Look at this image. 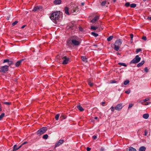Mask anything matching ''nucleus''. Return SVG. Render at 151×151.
Returning a JSON list of instances; mask_svg holds the SVG:
<instances>
[{"mask_svg": "<svg viewBox=\"0 0 151 151\" xmlns=\"http://www.w3.org/2000/svg\"><path fill=\"white\" fill-rule=\"evenodd\" d=\"M78 28H79V30L81 31H82L83 30V28L80 27V26H79V27H78Z\"/></svg>", "mask_w": 151, "mask_h": 151, "instance_id": "37998d69", "label": "nucleus"}, {"mask_svg": "<svg viewBox=\"0 0 151 151\" xmlns=\"http://www.w3.org/2000/svg\"><path fill=\"white\" fill-rule=\"evenodd\" d=\"M113 38V36H110L107 38V40L108 41H110L112 40Z\"/></svg>", "mask_w": 151, "mask_h": 151, "instance_id": "4be33fe9", "label": "nucleus"}, {"mask_svg": "<svg viewBox=\"0 0 151 151\" xmlns=\"http://www.w3.org/2000/svg\"><path fill=\"white\" fill-rule=\"evenodd\" d=\"M110 109L112 111H114V109H115V107H114L113 106H112L110 108Z\"/></svg>", "mask_w": 151, "mask_h": 151, "instance_id": "f704fd0d", "label": "nucleus"}, {"mask_svg": "<svg viewBox=\"0 0 151 151\" xmlns=\"http://www.w3.org/2000/svg\"><path fill=\"white\" fill-rule=\"evenodd\" d=\"M129 80H126L124 82V85H127L128 84H129Z\"/></svg>", "mask_w": 151, "mask_h": 151, "instance_id": "cd10ccee", "label": "nucleus"}, {"mask_svg": "<svg viewBox=\"0 0 151 151\" xmlns=\"http://www.w3.org/2000/svg\"><path fill=\"white\" fill-rule=\"evenodd\" d=\"M149 116V114H145L143 115L142 117L144 119H147L148 118Z\"/></svg>", "mask_w": 151, "mask_h": 151, "instance_id": "f3484780", "label": "nucleus"}, {"mask_svg": "<svg viewBox=\"0 0 151 151\" xmlns=\"http://www.w3.org/2000/svg\"><path fill=\"white\" fill-rule=\"evenodd\" d=\"M116 82H117L116 81H115V80H112V81L111 82V83H116Z\"/></svg>", "mask_w": 151, "mask_h": 151, "instance_id": "6e6d98bb", "label": "nucleus"}, {"mask_svg": "<svg viewBox=\"0 0 151 151\" xmlns=\"http://www.w3.org/2000/svg\"><path fill=\"white\" fill-rule=\"evenodd\" d=\"M149 100V99L148 98H146L145 99L143 100V101L144 102H145L147 101H148Z\"/></svg>", "mask_w": 151, "mask_h": 151, "instance_id": "603ef678", "label": "nucleus"}, {"mask_svg": "<svg viewBox=\"0 0 151 151\" xmlns=\"http://www.w3.org/2000/svg\"><path fill=\"white\" fill-rule=\"evenodd\" d=\"M130 90H127L125 91V93L127 94H129L130 93Z\"/></svg>", "mask_w": 151, "mask_h": 151, "instance_id": "49530a36", "label": "nucleus"}, {"mask_svg": "<svg viewBox=\"0 0 151 151\" xmlns=\"http://www.w3.org/2000/svg\"><path fill=\"white\" fill-rule=\"evenodd\" d=\"M145 134H144V135L145 136H146L147 134V131L146 130H145Z\"/></svg>", "mask_w": 151, "mask_h": 151, "instance_id": "5fc2aeb1", "label": "nucleus"}, {"mask_svg": "<svg viewBox=\"0 0 151 151\" xmlns=\"http://www.w3.org/2000/svg\"><path fill=\"white\" fill-rule=\"evenodd\" d=\"M61 2V0H55L54 1V4H60Z\"/></svg>", "mask_w": 151, "mask_h": 151, "instance_id": "4468645a", "label": "nucleus"}, {"mask_svg": "<svg viewBox=\"0 0 151 151\" xmlns=\"http://www.w3.org/2000/svg\"><path fill=\"white\" fill-rule=\"evenodd\" d=\"M60 12L57 11L53 12L50 17V19L54 23L60 21L61 20L60 16Z\"/></svg>", "mask_w": 151, "mask_h": 151, "instance_id": "f257e3e1", "label": "nucleus"}, {"mask_svg": "<svg viewBox=\"0 0 151 151\" xmlns=\"http://www.w3.org/2000/svg\"><path fill=\"white\" fill-rule=\"evenodd\" d=\"M81 59L82 60L85 62H87V58L85 56H83L81 57Z\"/></svg>", "mask_w": 151, "mask_h": 151, "instance_id": "aec40b11", "label": "nucleus"}, {"mask_svg": "<svg viewBox=\"0 0 151 151\" xmlns=\"http://www.w3.org/2000/svg\"><path fill=\"white\" fill-rule=\"evenodd\" d=\"M27 143V142H24L22 144V145H24V144H26Z\"/></svg>", "mask_w": 151, "mask_h": 151, "instance_id": "052dcab7", "label": "nucleus"}, {"mask_svg": "<svg viewBox=\"0 0 151 151\" xmlns=\"http://www.w3.org/2000/svg\"><path fill=\"white\" fill-rule=\"evenodd\" d=\"M76 40H77V41H80V40H81V41H82V40L81 38H78V37H76Z\"/></svg>", "mask_w": 151, "mask_h": 151, "instance_id": "79ce46f5", "label": "nucleus"}, {"mask_svg": "<svg viewBox=\"0 0 151 151\" xmlns=\"http://www.w3.org/2000/svg\"><path fill=\"white\" fill-rule=\"evenodd\" d=\"M116 54L117 55H120V54L119 52H117Z\"/></svg>", "mask_w": 151, "mask_h": 151, "instance_id": "0e129e2a", "label": "nucleus"}, {"mask_svg": "<svg viewBox=\"0 0 151 151\" xmlns=\"http://www.w3.org/2000/svg\"><path fill=\"white\" fill-rule=\"evenodd\" d=\"M144 70H145V71L147 73V72L148 71V70L147 68V67H146L145 69H144Z\"/></svg>", "mask_w": 151, "mask_h": 151, "instance_id": "a19ab883", "label": "nucleus"}, {"mask_svg": "<svg viewBox=\"0 0 151 151\" xmlns=\"http://www.w3.org/2000/svg\"><path fill=\"white\" fill-rule=\"evenodd\" d=\"M22 145V144L21 145H20L19 147L17 148H15V147H17V145H14V146L13 147V151H16V150H18L20 148Z\"/></svg>", "mask_w": 151, "mask_h": 151, "instance_id": "f8f14e48", "label": "nucleus"}, {"mask_svg": "<svg viewBox=\"0 0 151 151\" xmlns=\"http://www.w3.org/2000/svg\"><path fill=\"white\" fill-rule=\"evenodd\" d=\"M8 64L9 65L13 64V62L12 61H9Z\"/></svg>", "mask_w": 151, "mask_h": 151, "instance_id": "c03bdc74", "label": "nucleus"}, {"mask_svg": "<svg viewBox=\"0 0 151 151\" xmlns=\"http://www.w3.org/2000/svg\"><path fill=\"white\" fill-rule=\"evenodd\" d=\"M18 23V21H15L12 24V26H14V25H15L16 24Z\"/></svg>", "mask_w": 151, "mask_h": 151, "instance_id": "c9c22d12", "label": "nucleus"}, {"mask_svg": "<svg viewBox=\"0 0 151 151\" xmlns=\"http://www.w3.org/2000/svg\"><path fill=\"white\" fill-rule=\"evenodd\" d=\"M9 17H7V19L8 20H9Z\"/></svg>", "mask_w": 151, "mask_h": 151, "instance_id": "774afa93", "label": "nucleus"}, {"mask_svg": "<svg viewBox=\"0 0 151 151\" xmlns=\"http://www.w3.org/2000/svg\"><path fill=\"white\" fill-rule=\"evenodd\" d=\"M64 141V140L63 139H60L55 144V147L59 146L62 144Z\"/></svg>", "mask_w": 151, "mask_h": 151, "instance_id": "1a4fd4ad", "label": "nucleus"}, {"mask_svg": "<svg viewBox=\"0 0 151 151\" xmlns=\"http://www.w3.org/2000/svg\"><path fill=\"white\" fill-rule=\"evenodd\" d=\"M48 136L47 134H45V135H43V138L45 139H47Z\"/></svg>", "mask_w": 151, "mask_h": 151, "instance_id": "c85d7f7f", "label": "nucleus"}, {"mask_svg": "<svg viewBox=\"0 0 151 151\" xmlns=\"http://www.w3.org/2000/svg\"><path fill=\"white\" fill-rule=\"evenodd\" d=\"M3 103L4 104H6V105H9L10 104H11V103L10 102H4Z\"/></svg>", "mask_w": 151, "mask_h": 151, "instance_id": "ea45409f", "label": "nucleus"}, {"mask_svg": "<svg viewBox=\"0 0 151 151\" xmlns=\"http://www.w3.org/2000/svg\"><path fill=\"white\" fill-rule=\"evenodd\" d=\"M98 28V27H95L94 26H91V29H93L94 30H96Z\"/></svg>", "mask_w": 151, "mask_h": 151, "instance_id": "a878e982", "label": "nucleus"}, {"mask_svg": "<svg viewBox=\"0 0 151 151\" xmlns=\"http://www.w3.org/2000/svg\"><path fill=\"white\" fill-rule=\"evenodd\" d=\"M142 39L145 41L147 40V37L146 36H144L142 37Z\"/></svg>", "mask_w": 151, "mask_h": 151, "instance_id": "4c0bfd02", "label": "nucleus"}, {"mask_svg": "<svg viewBox=\"0 0 151 151\" xmlns=\"http://www.w3.org/2000/svg\"><path fill=\"white\" fill-rule=\"evenodd\" d=\"M148 19H149V20H151V17H148Z\"/></svg>", "mask_w": 151, "mask_h": 151, "instance_id": "680f3d73", "label": "nucleus"}, {"mask_svg": "<svg viewBox=\"0 0 151 151\" xmlns=\"http://www.w3.org/2000/svg\"><path fill=\"white\" fill-rule=\"evenodd\" d=\"M91 150V148L89 147H87L86 148V150L87 151H90Z\"/></svg>", "mask_w": 151, "mask_h": 151, "instance_id": "864d4df0", "label": "nucleus"}, {"mask_svg": "<svg viewBox=\"0 0 151 151\" xmlns=\"http://www.w3.org/2000/svg\"><path fill=\"white\" fill-rule=\"evenodd\" d=\"M107 1H102L101 3V5L102 6H105V4H106Z\"/></svg>", "mask_w": 151, "mask_h": 151, "instance_id": "5701e85b", "label": "nucleus"}, {"mask_svg": "<svg viewBox=\"0 0 151 151\" xmlns=\"http://www.w3.org/2000/svg\"><path fill=\"white\" fill-rule=\"evenodd\" d=\"M88 83L89 85L91 87L94 84V83H91L89 81H88Z\"/></svg>", "mask_w": 151, "mask_h": 151, "instance_id": "2f4dec72", "label": "nucleus"}, {"mask_svg": "<svg viewBox=\"0 0 151 151\" xmlns=\"http://www.w3.org/2000/svg\"><path fill=\"white\" fill-rule=\"evenodd\" d=\"M105 104V102H102V105L103 106H104V104Z\"/></svg>", "mask_w": 151, "mask_h": 151, "instance_id": "4d7b16f0", "label": "nucleus"}, {"mask_svg": "<svg viewBox=\"0 0 151 151\" xmlns=\"http://www.w3.org/2000/svg\"><path fill=\"white\" fill-rule=\"evenodd\" d=\"M118 64L120 65L123 66L125 67H126L127 66V65L124 63H118Z\"/></svg>", "mask_w": 151, "mask_h": 151, "instance_id": "393cba45", "label": "nucleus"}, {"mask_svg": "<svg viewBox=\"0 0 151 151\" xmlns=\"http://www.w3.org/2000/svg\"><path fill=\"white\" fill-rule=\"evenodd\" d=\"M94 119H98V117H94Z\"/></svg>", "mask_w": 151, "mask_h": 151, "instance_id": "e2e57ef3", "label": "nucleus"}, {"mask_svg": "<svg viewBox=\"0 0 151 151\" xmlns=\"http://www.w3.org/2000/svg\"><path fill=\"white\" fill-rule=\"evenodd\" d=\"M78 109L80 111H83L84 110V109L82 108V107L80 105H78L77 106Z\"/></svg>", "mask_w": 151, "mask_h": 151, "instance_id": "ddd939ff", "label": "nucleus"}, {"mask_svg": "<svg viewBox=\"0 0 151 151\" xmlns=\"http://www.w3.org/2000/svg\"><path fill=\"white\" fill-rule=\"evenodd\" d=\"M81 42L82 41H81V40H80V41H77V40H76V47L80 45Z\"/></svg>", "mask_w": 151, "mask_h": 151, "instance_id": "7c9ffc66", "label": "nucleus"}, {"mask_svg": "<svg viewBox=\"0 0 151 151\" xmlns=\"http://www.w3.org/2000/svg\"><path fill=\"white\" fill-rule=\"evenodd\" d=\"M69 9L67 7H65L64 8V11L65 13L67 15H69L70 14L68 12Z\"/></svg>", "mask_w": 151, "mask_h": 151, "instance_id": "2eb2a0df", "label": "nucleus"}, {"mask_svg": "<svg viewBox=\"0 0 151 151\" xmlns=\"http://www.w3.org/2000/svg\"><path fill=\"white\" fill-rule=\"evenodd\" d=\"M130 36L131 38L132 39H133V34H130Z\"/></svg>", "mask_w": 151, "mask_h": 151, "instance_id": "8fccbe9b", "label": "nucleus"}, {"mask_svg": "<svg viewBox=\"0 0 151 151\" xmlns=\"http://www.w3.org/2000/svg\"><path fill=\"white\" fill-rule=\"evenodd\" d=\"M122 104L120 103L118 104L116 106H115V109L116 110L120 111L122 109Z\"/></svg>", "mask_w": 151, "mask_h": 151, "instance_id": "0eeeda50", "label": "nucleus"}, {"mask_svg": "<svg viewBox=\"0 0 151 151\" xmlns=\"http://www.w3.org/2000/svg\"><path fill=\"white\" fill-rule=\"evenodd\" d=\"M142 50L140 48L137 49L136 50V52L137 53H138L140 51Z\"/></svg>", "mask_w": 151, "mask_h": 151, "instance_id": "e433bc0d", "label": "nucleus"}, {"mask_svg": "<svg viewBox=\"0 0 151 151\" xmlns=\"http://www.w3.org/2000/svg\"><path fill=\"white\" fill-rule=\"evenodd\" d=\"M136 4H135L133 3L132 4L130 5V6L131 8H134L136 7Z\"/></svg>", "mask_w": 151, "mask_h": 151, "instance_id": "bb28decb", "label": "nucleus"}, {"mask_svg": "<svg viewBox=\"0 0 151 151\" xmlns=\"http://www.w3.org/2000/svg\"><path fill=\"white\" fill-rule=\"evenodd\" d=\"M99 19V17L98 16H96L91 21V22L92 23H94Z\"/></svg>", "mask_w": 151, "mask_h": 151, "instance_id": "9d476101", "label": "nucleus"}, {"mask_svg": "<svg viewBox=\"0 0 151 151\" xmlns=\"http://www.w3.org/2000/svg\"><path fill=\"white\" fill-rule=\"evenodd\" d=\"M116 0H113V1L114 2H115Z\"/></svg>", "mask_w": 151, "mask_h": 151, "instance_id": "69168bd1", "label": "nucleus"}, {"mask_svg": "<svg viewBox=\"0 0 151 151\" xmlns=\"http://www.w3.org/2000/svg\"><path fill=\"white\" fill-rule=\"evenodd\" d=\"M146 150V148L144 146H141L139 149V151H145Z\"/></svg>", "mask_w": 151, "mask_h": 151, "instance_id": "6ab92c4d", "label": "nucleus"}, {"mask_svg": "<svg viewBox=\"0 0 151 151\" xmlns=\"http://www.w3.org/2000/svg\"><path fill=\"white\" fill-rule=\"evenodd\" d=\"M62 119H65L66 118V116H65L64 115H62L61 116V118H62Z\"/></svg>", "mask_w": 151, "mask_h": 151, "instance_id": "09e8293b", "label": "nucleus"}, {"mask_svg": "<svg viewBox=\"0 0 151 151\" xmlns=\"http://www.w3.org/2000/svg\"><path fill=\"white\" fill-rule=\"evenodd\" d=\"M141 60V58L139 57L138 55H137L132 60L130 63H137L139 62Z\"/></svg>", "mask_w": 151, "mask_h": 151, "instance_id": "39448f33", "label": "nucleus"}, {"mask_svg": "<svg viewBox=\"0 0 151 151\" xmlns=\"http://www.w3.org/2000/svg\"><path fill=\"white\" fill-rule=\"evenodd\" d=\"M129 151H137L135 149L132 147H129Z\"/></svg>", "mask_w": 151, "mask_h": 151, "instance_id": "412c9836", "label": "nucleus"}, {"mask_svg": "<svg viewBox=\"0 0 151 151\" xmlns=\"http://www.w3.org/2000/svg\"><path fill=\"white\" fill-rule=\"evenodd\" d=\"M91 34L95 37H97L99 35L98 33H96L93 32H91Z\"/></svg>", "mask_w": 151, "mask_h": 151, "instance_id": "b1692460", "label": "nucleus"}, {"mask_svg": "<svg viewBox=\"0 0 151 151\" xmlns=\"http://www.w3.org/2000/svg\"><path fill=\"white\" fill-rule=\"evenodd\" d=\"M47 128L46 127L42 128L37 132V134L39 136H40L44 134L47 131Z\"/></svg>", "mask_w": 151, "mask_h": 151, "instance_id": "20e7f679", "label": "nucleus"}, {"mask_svg": "<svg viewBox=\"0 0 151 151\" xmlns=\"http://www.w3.org/2000/svg\"><path fill=\"white\" fill-rule=\"evenodd\" d=\"M93 139H97V137L96 135H94L92 137Z\"/></svg>", "mask_w": 151, "mask_h": 151, "instance_id": "de8ad7c7", "label": "nucleus"}, {"mask_svg": "<svg viewBox=\"0 0 151 151\" xmlns=\"http://www.w3.org/2000/svg\"><path fill=\"white\" fill-rule=\"evenodd\" d=\"M59 116H60L59 114H57L55 115V118L56 120H58Z\"/></svg>", "mask_w": 151, "mask_h": 151, "instance_id": "c756f323", "label": "nucleus"}, {"mask_svg": "<svg viewBox=\"0 0 151 151\" xmlns=\"http://www.w3.org/2000/svg\"><path fill=\"white\" fill-rule=\"evenodd\" d=\"M148 0H143V1L145 2V1H148Z\"/></svg>", "mask_w": 151, "mask_h": 151, "instance_id": "338daca9", "label": "nucleus"}, {"mask_svg": "<svg viewBox=\"0 0 151 151\" xmlns=\"http://www.w3.org/2000/svg\"><path fill=\"white\" fill-rule=\"evenodd\" d=\"M67 45L71 47L76 45V37L72 36L69 38L67 41Z\"/></svg>", "mask_w": 151, "mask_h": 151, "instance_id": "f03ea898", "label": "nucleus"}, {"mask_svg": "<svg viewBox=\"0 0 151 151\" xmlns=\"http://www.w3.org/2000/svg\"><path fill=\"white\" fill-rule=\"evenodd\" d=\"M81 4L82 6H83L84 5L85 3L84 2H81Z\"/></svg>", "mask_w": 151, "mask_h": 151, "instance_id": "13d9d810", "label": "nucleus"}, {"mask_svg": "<svg viewBox=\"0 0 151 151\" xmlns=\"http://www.w3.org/2000/svg\"><path fill=\"white\" fill-rule=\"evenodd\" d=\"M42 9L41 6H37L34 7L32 11H36L37 10Z\"/></svg>", "mask_w": 151, "mask_h": 151, "instance_id": "9b49d317", "label": "nucleus"}, {"mask_svg": "<svg viewBox=\"0 0 151 151\" xmlns=\"http://www.w3.org/2000/svg\"><path fill=\"white\" fill-rule=\"evenodd\" d=\"M4 113H3L0 115V120H1L4 116Z\"/></svg>", "mask_w": 151, "mask_h": 151, "instance_id": "72a5a7b5", "label": "nucleus"}, {"mask_svg": "<svg viewBox=\"0 0 151 151\" xmlns=\"http://www.w3.org/2000/svg\"><path fill=\"white\" fill-rule=\"evenodd\" d=\"M9 61V59H5L4 60L3 63H6V62H8V63Z\"/></svg>", "mask_w": 151, "mask_h": 151, "instance_id": "58836bf2", "label": "nucleus"}, {"mask_svg": "<svg viewBox=\"0 0 151 151\" xmlns=\"http://www.w3.org/2000/svg\"><path fill=\"white\" fill-rule=\"evenodd\" d=\"M145 63V61L144 60L142 61L141 62L139 63L137 65V67H141Z\"/></svg>", "mask_w": 151, "mask_h": 151, "instance_id": "a211bd4d", "label": "nucleus"}, {"mask_svg": "<svg viewBox=\"0 0 151 151\" xmlns=\"http://www.w3.org/2000/svg\"><path fill=\"white\" fill-rule=\"evenodd\" d=\"M133 106V104H130L128 107V109H129L131 108Z\"/></svg>", "mask_w": 151, "mask_h": 151, "instance_id": "a18cd8bd", "label": "nucleus"}, {"mask_svg": "<svg viewBox=\"0 0 151 151\" xmlns=\"http://www.w3.org/2000/svg\"><path fill=\"white\" fill-rule=\"evenodd\" d=\"M100 151H104V149L103 147H101L100 150Z\"/></svg>", "mask_w": 151, "mask_h": 151, "instance_id": "3c124183", "label": "nucleus"}, {"mask_svg": "<svg viewBox=\"0 0 151 151\" xmlns=\"http://www.w3.org/2000/svg\"><path fill=\"white\" fill-rule=\"evenodd\" d=\"M122 40L120 39L116 40L114 44V49L116 51H118L120 46L122 44Z\"/></svg>", "mask_w": 151, "mask_h": 151, "instance_id": "7ed1b4c3", "label": "nucleus"}, {"mask_svg": "<svg viewBox=\"0 0 151 151\" xmlns=\"http://www.w3.org/2000/svg\"><path fill=\"white\" fill-rule=\"evenodd\" d=\"M130 4L129 2H126L125 4V6L127 7H128L130 6Z\"/></svg>", "mask_w": 151, "mask_h": 151, "instance_id": "473e14b6", "label": "nucleus"}, {"mask_svg": "<svg viewBox=\"0 0 151 151\" xmlns=\"http://www.w3.org/2000/svg\"><path fill=\"white\" fill-rule=\"evenodd\" d=\"M62 58L63 60V62L62 63L63 64L65 65L68 63L69 60L68 58L66 57L65 56H64L63 57H62Z\"/></svg>", "mask_w": 151, "mask_h": 151, "instance_id": "6e6552de", "label": "nucleus"}, {"mask_svg": "<svg viewBox=\"0 0 151 151\" xmlns=\"http://www.w3.org/2000/svg\"><path fill=\"white\" fill-rule=\"evenodd\" d=\"M26 25H23V26L22 27H21V28L22 29H23L25 27Z\"/></svg>", "mask_w": 151, "mask_h": 151, "instance_id": "bf43d9fd", "label": "nucleus"}, {"mask_svg": "<svg viewBox=\"0 0 151 151\" xmlns=\"http://www.w3.org/2000/svg\"><path fill=\"white\" fill-rule=\"evenodd\" d=\"M24 60L23 59L21 60L18 61L16 63V67H18L21 63V62Z\"/></svg>", "mask_w": 151, "mask_h": 151, "instance_id": "dca6fc26", "label": "nucleus"}, {"mask_svg": "<svg viewBox=\"0 0 151 151\" xmlns=\"http://www.w3.org/2000/svg\"><path fill=\"white\" fill-rule=\"evenodd\" d=\"M1 72L5 73L9 69V66L8 65H6L1 67L0 68Z\"/></svg>", "mask_w": 151, "mask_h": 151, "instance_id": "423d86ee", "label": "nucleus"}]
</instances>
